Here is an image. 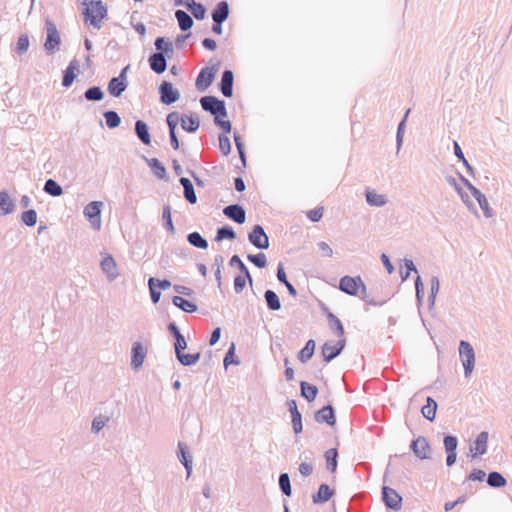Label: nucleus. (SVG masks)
Listing matches in <instances>:
<instances>
[{
    "label": "nucleus",
    "instance_id": "1a4fd4ad",
    "mask_svg": "<svg viewBox=\"0 0 512 512\" xmlns=\"http://www.w3.org/2000/svg\"><path fill=\"white\" fill-rule=\"evenodd\" d=\"M160 101L164 105H171L180 99V92L169 81L164 80L158 87Z\"/></svg>",
    "mask_w": 512,
    "mask_h": 512
},
{
    "label": "nucleus",
    "instance_id": "6e6552de",
    "mask_svg": "<svg viewBox=\"0 0 512 512\" xmlns=\"http://www.w3.org/2000/svg\"><path fill=\"white\" fill-rule=\"evenodd\" d=\"M248 240L255 248L265 250L269 248V237L260 224L253 226L248 234Z\"/></svg>",
    "mask_w": 512,
    "mask_h": 512
},
{
    "label": "nucleus",
    "instance_id": "864d4df0",
    "mask_svg": "<svg viewBox=\"0 0 512 512\" xmlns=\"http://www.w3.org/2000/svg\"><path fill=\"white\" fill-rule=\"evenodd\" d=\"M162 220H163V226L164 228L170 232L171 234H174L175 233V227H174V224H173V221H172V216H171V207L170 205H165L163 207V211H162Z\"/></svg>",
    "mask_w": 512,
    "mask_h": 512
},
{
    "label": "nucleus",
    "instance_id": "4be33fe9",
    "mask_svg": "<svg viewBox=\"0 0 512 512\" xmlns=\"http://www.w3.org/2000/svg\"><path fill=\"white\" fill-rule=\"evenodd\" d=\"M334 494L335 491L331 489L328 484L322 483L319 485L317 492L312 495V501L317 505L324 504L328 502Z\"/></svg>",
    "mask_w": 512,
    "mask_h": 512
},
{
    "label": "nucleus",
    "instance_id": "49530a36",
    "mask_svg": "<svg viewBox=\"0 0 512 512\" xmlns=\"http://www.w3.org/2000/svg\"><path fill=\"white\" fill-rule=\"evenodd\" d=\"M188 243L198 249H207L209 244L206 238H204L199 232L194 231L187 235Z\"/></svg>",
    "mask_w": 512,
    "mask_h": 512
},
{
    "label": "nucleus",
    "instance_id": "a18cd8bd",
    "mask_svg": "<svg viewBox=\"0 0 512 512\" xmlns=\"http://www.w3.org/2000/svg\"><path fill=\"white\" fill-rule=\"evenodd\" d=\"M43 191L53 197H59L63 194L62 186L54 179L49 178L45 181Z\"/></svg>",
    "mask_w": 512,
    "mask_h": 512
},
{
    "label": "nucleus",
    "instance_id": "a211bd4d",
    "mask_svg": "<svg viewBox=\"0 0 512 512\" xmlns=\"http://www.w3.org/2000/svg\"><path fill=\"white\" fill-rule=\"evenodd\" d=\"M167 59L169 58L161 53H151L148 57L150 69L158 75L163 74L167 69Z\"/></svg>",
    "mask_w": 512,
    "mask_h": 512
},
{
    "label": "nucleus",
    "instance_id": "f704fd0d",
    "mask_svg": "<svg viewBox=\"0 0 512 512\" xmlns=\"http://www.w3.org/2000/svg\"><path fill=\"white\" fill-rule=\"evenodd\" d=\"M175 18L178 22L180 30L183 32L189 31L194 24L193 18L182 9L175 11Z\"/></svg>",
    "mask_w": 512,
    "mask_h": 512
},
{
    "label": "nucleus",
    "instance_id": "13d9d810",
    "mask_svg": "<svg viewBox=\"0 0 512 512\" xmlns=\"http://www.w3.org/2000/svg\"><path fill=\"white\" fill-rule=\"evenodd\" d=\"M415 296H416V304L417 308L420 311L423 305L424 298V284L422 282L421 277L418 275L415 279Z\"/></svg>",
    "mask_w": 512,
    "mask_h": 512
},
{
    "label": "nucleus",
    "instance_id": "2eb2a0df",
    "mask_svg": "<svg viewBox=\"0 0 512 512\" xmlns=\"http://www.w3.org/2000/svg\"><path fill=\"white\" fill-rule=\"evenodd\" d=\"M233 86L234 73L230 69H225L222 72L221 79L218 83V88L224 97L230 98L233 96Z\"/></svg>",
    "mask_w": 512,
    "mask_h": 512
},
{
    "label": "nucleus",
    "instance_id": "338daca9",
    "mask_svg": "<svg viewBox=\"0 0 512 512\" xmlns=\"http://www.w3.org/2000/svg\"><path fill=\"white\" fill-rule=\"evenodd\" d=\"M218 141H219V149H220L221 153L224 156H228L232 150V145H231L230 139L224 134H219Z\"/></svg>",
    "mask_w": 512,
    "mask_h": 512
},
{
    "label": "nucleus",
    "instance_id": "cd10ccee",
    "mask_svg": "<svg viewBox=\"0 0 512 512\" xmlns=\"http://www.w3.org/2000/svg\"><path fill=\"white\" fill-rule=\"evenodd\" d=\"M230 15V6L226 0L218 2L211 11L212 20L226 21Z\"/></svg>",
    "mask_w": 512,
    "mask_h": 512
},
{
    "label": "nucleus",
    "instance_id": "0eeeda50",
    "mask_svg": "<svg viewBox=\"0 0 512 512\" xmlns=\"http://www.w3.org/2000/svg\"><path fill=\"white\" fill-rule=\"evenodd\" d=\"M381 499L387 509L393 511H399L402 508L403 498L393 488L389 486H383L381 490Z\"/></svg>",
    "mask_w": 512,
    "mask_h": 512
},
{
    "label": "nucleus",
    "instance_id": "5fc2aeb1",
    "mask_svg": "<svg viewBox=\"0 0 512 512\" xmlns=\"http://www.w3.org/2000/svg\"><path fill=\"white\" fill-rule=\"evenodd\" d=\"M412 272H415L417 273V268L414 264V262L411 260V259H407L405 258L404 259V264L403 266L400 268V277H401V280L404 282L406 281Z\"/></svg>",
    "mask_w": 512,
    "mask_h": 512
},
{
    "label": "nucleus",
    "instance_id": "69168bd1",
    "mask_svg": "<svg viewBox=\"0 0 512 512\" xmlns=\"http://www.w3.org/2000/svg\"><path fill=\"white\" fill-rule=\"evenodd\" d=\"M148 285H152L153 287L159 290H166L172 286V283L167 278L158 279L155 277H150L148 279Z\"/></svg>",
    "mask_w": 512,
    "mask_h": 512
},
{
    "label": "nucleus",
    "instance_id": "39448f33",
    "mask_svg": "<svg viewBox=\"0 0 512 512\" xmlns=\"http://www.w3.org/2000/svg\"><path fill=\"white\" fill-rule=\"evenodd\" d=\"M459 357L464 368L465 377H469L475 366V352L472 345L465 340L459 343Z\"/></svg>",
    "mask_w": 512,
    "mask_h": 512
},
{
    "label": "nucleus",
    "instance_id": "0e129e2a",
    "mask_svg": "<svg viewBox=\"0 0 512 512\" xmlns=\"http://www.w3.org/2000/svg\"><path fill=\"white\" fill-rule=\"evenodd\" d=\"M179 122L181 123V116L177 111L170 112L166 116V123L169 132L176 131Z\"/></svg>",
    "mask_w": 512,
    "mask_h": 512
},
{
    "label": "nucleus",
    "instance_id": "aec40b11",
    "mask_svg": "<svg viewBox=\"0 0 512 512\" xmlns=\"http://www.w3.org/2000/svg\"><path fill=\"white\" fill-rule=\"evenodd\" d=\"M100 266L108 281L112 282L118 277L117 264L112 255L106 254V256L103 257Z\"/></svg>",
    "mask_w": 512,
    "mask_h": 512
},
{
    "label": "nucleus",
    "instance_id": "ea45409f",
    "mask_svg": "<svg viewBox=\"0 0 512 512\" xmlns=\"http://www.w3.org/2000/svg\"><path fill=\"white\" fill-rule=\"evenodd\" d=\"M234 142L239 154V158L241 160V167H236L240 172H243L244 168L247 166V158H246V152H245V145L242 141L241 136L237 131L233 133Z\"/></svg>",
    "mask_w": 512,
    "mask_h": 512
},
{
    "label": "nucleus",
    "instance_id": "6ab92c4d",
    "mask_svg": "<svg viewBox=\"0 0 512 512\" xmlns=\"http://www.w3.org/2000/svg\"><path fill=\"white\" fill-rule=\"evenodd\" d=\"M488 438L489 434L487 431H482L477 435L473 446L470 448L473 458L486 454Z\"/></svg>",
    "mask_w": 512,
    "mask_h": 512
},
{
    "label": "nucleus",
    "instance_id": "9b49d317",
    "mask_svg": "<svg viewBox=\"0 0 512 512\" xmlns=\"http://www.w3.org/2000/svg\"><path fill=\"white\" fill-rule=\"evenodd\" d=\"M346 346V339L341 338L337 343L331 344L330 342H325L321 346V356L324 362L329 363L338 357Z\"/></svg>",
    "mask_w": 512,
    "mask_h": 512
},
{
    "label": "nucleus",
    "instance_id": "f03ea898",
    "mask_svg": "<svg viewBox=\"0 0 512 512\" xmlns=\"http://www.w3.org/2000/svg\"><path fill=\"white\" fill-rule=\"evenodd\" d=\"M82 10L84 22L99 30L102 21L108 17V8L102 0H84Z\"/></svg>",
    "mask_w": 512,
    "mask_h": 512
},
{
    "label": "nucleus",
    "instance_id": "a19ab883",
    "mask_svg": "<svg viewBox=\"0 0 512 512\" xmlns=\"http://www.w3.org/2000/svg\"><path fill=\"white\" fill-rule=\"evenodd\" d=\"M487 485L491 488H503L507 485V479L498 471H491L486 478Z\"/></svg>",
    "mask_w": 512,
    "mask_h": 512
},
{
    "label": "nucleus",
    "instance_id": "58836bf2",
    "mask_svg": "<svg viewBox=\"0 0 512 512\" xmlns=\"http://www.w3.org/2000/svg\"><path fill=\"white\" fill-rule=\"evenodd\" d=\"M264 300L268 310L278 311L281 309V301L277 293L271 289L264 292Z\"/></svg>",
    "mask_w": 512,
    "mask_h": 512
},
{
    "label": "nucleus",
    "instance_id": "7ed1b4c3",
    "mask_svg": "<svg viewBox=\"0 0 512 512\" xmlns=\"http://www.w3.org/2000/svg\"><path fill=\"white\" fill-rule=\"evenodd\" d=\"M46 38L44 50L48 55H54L60 48L61 36L56 24L50 18L45 19Z\"/></svg>",
    "mask_w": 512,
    "mask_h": 512
},
{
    "label": "nucleus",
    "instance_id": "ddd939ff",
    "mask_svg": "<svg viewBox=\"0 0 512 512\" xmlns=\"http://www.w3.org/2000/svg\"><path fill=\"white\" fill-rule=\"evenodd\" d=\"M314 420L319 424H327L333 427L336 424L335 410L332 404L324 405L314 413Z\"/></svg>",
    "mask_w": 512,
    "mask_h": 512
},
{
    "label": "nucleus",
    "instance_id": "f8f14e48",
    "mask_svg": "<svg viewBox=\"0 0 512 512\" xmlns=\"http://www.w3.org/2000/svg\"><path fill=\"white\" fill-rule=\"evenodd\" d=\"M101 207L102 202L100 201H91L88 203L83 211L84 216L90 222L91 226L100 230L101 228Z\"/></svg>",
    "mask_w": 512,
    "mask_h": 512
},
{
    "label": "nucleus",
    "instance_id": "de8ad7c7",
    "mask_svg": "<svg viewBox=\"0 0 512 512\" xmlns=\"http://www.w3.org/2000/svg\"><path fill=\"white\" fill-rule=\"evenodd\" d=\"M105 97V92L100 86H90L84 92V98L90 102L102 101Z\"/></svg>",
    "mask_w": 512,
    "mask_h": 512
},
{
    "label": "nucleus",
    "instance_id": "e2e57ef3",
    "mask_svg": "<svg viewBox=\"0 0 512 512\" xmlns=\"http://www.w3.org/2000/svg\"><path fill=\"white\" fill-rule=\"evenodd\" d=\"M445 452H457L458 438L452 434H445L443 438Z\"/></svg>",
    "mask_w": 512,
    "mask_h": 512
},
{
    "label": "nucleus",
    "instance_id": "c85d7f7f",
    "mask_svg": "<svg viewBox=\"0 0 512 512\" xmlns=\"http://www.w3.org/2000/svg\"><path fill=\"white\" fill-rule=\"evenodd\" d=\"M172 303L174 306L185 313L192 314L198 310V306L195 302L188 300L180 295L173 296Z\"/></svg>",
    "mask_w": 512,
    "mask_h": 512
},
{
    "label": "nucleus",
    "instance_id": "8fccbe9b",
    "mask_svg": "<svg viewBox=\"0 0 512 512\" xmlns=\"http://www.w3.org/2000/svg\"><path fill=\"white\" fill-rule=\"evenodd\" d=\"M236 238V232L230 225H223L216 231L215 241L220 242L222 240H234Z\"/></svg>",
    "mask_w": 512,
    "mask_h": 512
},
{
    "label": "nucleus",
    "instance_id": "bf43d9fd",
    "mask_svg": "<svg viewBox=\"0 0 512 512\" xmlns=\"http://www.w3.org/2000/svg\"><path fill=\"white\" fill-rule=\"evenodd\" d=\"M224 264V257L220 254L216 255L214 257L213 267L215 268V279L217 281V286L219 289H221L222 286V276H221V269Z\"/></svg>",
    "mask_w": 512,
    "mask_h": 512
},
{
    "label": "nucleus",
    "instance_id": "412c9836",
    "mask_svg": "<svg viewBox=\"0 0 512 512\" xmlns=\"http://www.w3.org/2000/svg\"><path fill=\"white\" fill-rule=\"evenodd\" d=\"M143 159L149 166V168L152 170L155 177H157L160 180L167 181L168 174L165 165L157 158H147L143 156Z\"/></svg>",
    "mask_w": 512,
    "mask_h": 512
},
{
    "label": "nucleus",
    "instance_id": "5701e85b",
    "mask_svg": "<svg viewBox=\"0 0 512 512\" xmlns=\"http://www.w3.org/2000/svg\"><path fill=\"white\" fill-rule=\"evenodd\" d=\"M154 46L156 49L155 53H161L168 58H172L174 55V47L173 43L164 36H159L154 41Z\"/></svg>",
    "mask_w": 512,
    "mask_h": 512
},
{
    "label": "nucleus",
    "instance_id": "b1692460",
    "mask_svg": "<svg viewBox=\"0 0 512 512\" xmlns=\"http://www.w3.org/2000/svg\"><path fill=\"white\" fill-rule=\"evenodd\" d=\"M134 131L137 138L142 144L146 146L151 145V134L149 131V126L145 121L137 120L135 122Z\"/></svg>",
    "mask_w": 512,
    "mask_h": 512
},
{
    "label": "nucleus",
    "instance_id": "c03bdc74",
    "mask_svg": "<svg viewBox=\"0 0 512 512\" xmlns=\"http://www.w3.org/2000/svg\"><path fill=\"white\" fill-rule=\"evenodd\" d=\"M326 460V468L331 473L336 472L338 466V450L336 448H330L324 453Z\"/></svg>",
    "mask_w": 512,
    "mask_h": 512
},
{
    "label": "nucleus",
    "instance_id": "37998d69",
    "mask_svg": "<svg viewBox=\"0 0 512 512\" xmlns=\"http://www.w3.org/2000/svg\"><path fill=\"white\" fill-rule=\"evenodd\" d=\"M201 358V353L200 352H197V353H184L181 352L179 353L178 355H176V359L178 360V362L182 365V366H185V367H190V366H193L195 365Z\"/></svg>",
    "mask_w": 512,
    "mask_h": 512
},
{
    "label": "nucleus",
    "instance_id": "2f4dec72",
    "mask_svg": "<svg viewBox=\"0 0 512 512\" xmlns=\"http://www.w3.org/2000/svg\"><path fill=\"white\" fill-rule=\"evenodd\" d=\"M276 277L281 284L285 285V287L288 290V293L292 297L297 296L298 292H297L296 288L292 285V283L288 280L285 269H284V265L282 262H279L277 265Z\"/></svg>",
    "mask_w": 512,
    "mask_h": 512
},
{
    "label": "nucleus",
    "instance_id": "c9c22d12",
    "mask_svg": "<svg viewBox=\"0 0 512 512\" xmlns=\"http://www.w3.org/2000/svg\"><path fill=\"white\" fill-rule=\"evenodd\" d=\"M437 408L438 404L436 400L433 397L428 396L426 398V405L422 407L421 413L425 419H427L430 422H433L436 417Z\"/></svg>",
    "mask_w": 512,
    "mask_h": 512
},
{
    "label": "nucleus",
    "instance_id": "20e7f679",
    "mask_svg": "<svg viewBox=\"0 0 512 512\" xmlns=\"http://www.w3.org/2000/svg\"><path fill=\"white\" fill-rule=\"evenodd\" d=\"M200 104L204 111L214 116V119L227 116L226 103L213 95H207L200 98Z\"/></svg>",
    "mask_w": 512,
    "mask_h": 512
},
{
    "label": "nucleus",
    "instance_id": "603ef678",
    "mask_svg": "<svg viewBox=\"0 0 512 512\" xmlns=\"http://www.w3.org/2000/svg\"><path fill=\"white\" fill-rule=\"evenodd\" d=\"M278 483L282 494L287 497H290L292 495V487L288 473H281L279 475Z\"/></svg>",
    "mask_w": 512,
    "mask_h": 512
},
{
    "label": "nucleus",
    "instance_id": "dca6fc26",
    "mask_svg": "<svg viewBox=\"0 0 512 512\" xmlns=\"http://www.w3.org/2000/svg\"><path fill=\"white\" fill-rule=\"evenodd\" d=\"M177 447V457L186 470L187 478H189L192 474L193 467L192 455L190 453L188 446L184 442H178Z\"/></svg>",
    "mask_w": 512,
    "mask_h": 512
},
{
    "label": "nucleus",
    "instance_id": "f257e3e1",
    "mask_svg": "<svg viewBox=\"0 0 512 512\" xmlns=\"http://www.w3.org/2000/svg\"><path fill=\"white\" fill-rule=\"evenodd\" d=\"M339 290L350 296H358L361 293V298L372 306H382L386 300H376L367 295V288L360 276L345 275L339 280Z\"/></svg>",
    "mask_w": 512,
    "mask_h": 512
},
{
    "label": "nucleus",
    "instance_id": "a878e982",
    "mask_svg": "<svg viewBox=\"0 0 512 512\" xmlns=\"http://www.w3.org/2000/svg\"><path fill=\"white\" fill-rule=\"evenodd\" d=\"M128 87V81H123L122 78L112 77L107 85L108 93L115 98L120 97Z\"/></svg>",
    "mask_w": 512,
    "mask_h": 512
},
{
    "label": "nucleus",
    "instance_id": "09e8293b",
    "mask_svg": "<svg viewBox=\"0 0 512 512\" xmlns=\"http://www.w3.org/2000/svg\"><path fill=\"white\" fill-rule=\"evenodd\" d=\"M410 111H411L410 109L406 110L403 118L401 119V121L398 123V126H397V131H396V149H397V153L400 151V149L402 147V144H403V138H404L406 122H407V118H408V115H409Z\"/></svg>",
    "mask_w": 512,
    "mask_h": 512
},
{
    "label": "nucleus",
    "instance_id": "4d7b16f0",
    "mask_svg": "<svg viewBox=\"0 0 512 512\" xmlns=\"http://www.w3.org/2000/svg\"><path fill=\"white\" fill-rule=\"evenodd\" d=\"M21 222L28 226L33 227L37 223V212L35 209H27L21 214Z\"/></svg>",
    "mask_w": 512,
    "mask_h": 512
},
{
    "label": "nucleus",
    "instance_id": "bb28decb",
    "mask_svg": "<svg viewBox=\"0 0 512 512\" xmlns=\"http://www.w3.org/2000/svg\"><path fill=\"white\" fill-rule=\"evenodd\" d=\"M200 127V119L197 114L181 116V128L188 133H195Z\"/></svg>",
    "mask_w": 512,
    "mask_h": 512
},
{
    "label": "nucleus",
    "instance_id": "3c124183",
    "mask_svg": "<svg viewBox=\"0 0 512 512\" xmlns=\"http://www.w3.org/2000/svg\"><path fill=\"white\" fill-rule=\"evenodd\" d=\"M105 123L109 129H115L121 124V117L114 110H107L103 112Z\"/></svg>",
    "mask_w": 512,
    "mask_h": 512
},
{
    "label": "nucleus",
    "instance_id": "9d476101",
    "mask_svg": "<svg viewBox=\"0 0 512 512\" xmlns=\"http://www.w3.org/2000/svg\"><path fill=\"white\" fill-rule=\"evenodd\" d=\"M410 450L420 460L431 458V445L428 439L424 436H418L410 443Z\"/></svg>",
    "mask_w": 512,
    "mask_h": 512
},
{
    "label": "nucleus",
    "instance_id": "774afa93",
    "mask_svg": "<svg viewBox=\"0 0 512 512\" xmlns=\"http://www.w3.org/2000/svg\"><path fill=\"white\" fill-rule=\"evenodd\" d=\"M247 276L244 274L236 275L233 280L234 291L236 294H240L246 287Z\"/></svg>",
    "mask_w": 512,
    "mask_h": 512
},
{
    "label": "nucleus",
    "instance_id": "4468645a",
    "mask_svg": "<svg viewBox=\"0 0 512 512\" xmlns=\"http://www.w3.org/2000/svg\"><path fill=\"white\" fill-rule=\"evenodd\" d=\"M146 358V349L141 342H134L131 347V368L138 371Z\"/></svg>",
    "mask_w": 512,
    "mask_h": 512
},
{
    "label": "nucleus",
    "instance_id": "7c9ffc66",
    "mask_svg": "<svg viewBox=\"0 0 512 512\" xmlns=\"http://www.w3.org/2000/svg\"><path fill=\"white\" fill-rule=\"evenodd\" d=\"M299 385L301 397L309 403L313 402L318 395V387L308 383L307 381H300Z\"/></svg>",
    "mask_w": 512,
    "mask_h": 512
},
{
    "label": "nucleus",
    "instance_id": "052dcab7",
    "mask_svg": "<svg viewBox=\"0 0 512 512\" xmlns=\"http://www.w3.org/2000/svg\"><path fill=\"white\" fill-rule=\"evenodd\" d=\"M247 260L253 263L259 269H263L267 266V257L263 252H259L257 254H248Z\"/></svg>",
    "mask_w": 512,
    "mask_h": 512
},
{
    "label": "nucleus",
    "instance_id": "4c0bfd02",
    "mask_svg": "<svg viewBox=\"0 0 512 512\" xmlns=\"http://www.w3.org/2000/svg\"><path fill=\"white\" fill-rule=\"evenodd\" d=\"M325 311L330 328L336 333L338 337L344 338L343 336L345 334V330L341 320L327 308H325Z\"/></svg>",
    "mask_w": 512,
    "mask_h": 512
},
{
    "label": "nucleus",
    "instance_id": "72a5a7b5",
    "mask_svg": "<svg viewBox=\"0 0 512 512\" xmlns=\"http://www.w3.org/2000/svg\"><path fill=\"white\" fill-rule=\"evenodd\" d=\"M15 202L11 199L9 193L6 190L0 191V214L8 215L14 212Z\"/></svg>",
    "mask_w": 512,
    "mask_h": 512
},
{
    "label": "nucleus",
    "instance_id": "e433bc0d",
    "mask_svg": "<svg viewBox=\"0 0 512 512\" xmlns=\"http://www.w3.org/2000/svg\"><path fill=\"white\" fill-rule=\"evenodd\" d=\"M316 343L313 339H309L304 347L300 349L297 358L301 363H307L314 355Z\"/></svg>",
    "mask_w": 512,
    "mask_h": 512
},
{
    "label": "nucleus",
    "instance_id": "79ce46f5",
    "mask_svg": "<svg viewBox=\"0 0 512 512\" xmlns=\"http://www.w3.org/2000/svg\"><path fill=\"white\" fill-rule=\"evenodd\" d=\"M229 265L231 267H237L241 274H244L245 276H247L248 282L252 286L253 278L250 274V271H249L248 267L245 265V263L242 261V259L237 254H234L230 258Z\"/></svg>",
    "mask_w": 512,
    "mask_h": 512
},
{
    "label": "nucleus",
    "instance_id": "423d86ee",
    "mask_svg": "<svg viewBox=\"0 0 512 512\" xmlns=\"http://www.w3.org/2000/svg\"><path fill=\"white\" fill-rule=\"evenodd\" d=\"M220 62L217 61L211 67L205 66L201 68L197 75L195 86L198 91L203 92L207 90L213 83L215 76L219 70Z\"/></svg>",
    "mask_w": 512,
    "mask_h": 512
},
{
    "label": "nucleus",
    "instance_id": "6e6d98bb",
    "mask_svg": "<svg viewBox=\"0 0 512 512\" xmlns=\"http://www.w3.org/2000/svg\"><path fill=\"white\" fill-rule=\"evenodd\" d=\"M240 361L238 357L235 354V344L231 343L230 347L228 348L224 359H223V365L225 368H227L230 365H239Z\"/></svg>",
    "mask_w": 512,
    "mask_h": 512
},
{
    "label": "nucleus",
    "instance_id": "393cba45",
    "mask_svg": "<svg viewBox=\"0 0 512 512\" xmlns=\"http://www.w3.org/2000/svg\"><path fill=\"white\" fill-rule=\"evenodd\" d=\"M79 63L76 59L70 61L66 69L63 71L62 86L69 88L77 77L76 71H78Z\"/></svg>",
    "mask_w": 512,
    "mask_h": 512
},
{
    "label": "nucleus",
    "instance_id": "680f3d73",
    "mask_svg": "<svg viewBox=\"0 0 512 512\" xmlns=\"http://www.w3.org/2000/svg\"><path fill=\"white\" fill-rule=\"evenodd\" d=\"M29 37L27 34H22L18 37L17 39V43H16V47H15V52L22 56L24 55L28 49H29Z\"/></svg>",
    "mask_w": 512,
    "mask_h": 512
},
{
    "label": "nucleus",
    "instance_id": "473e14b6",
    "mask_svg": "<svg viewBox=\"0 0 512 512\" xmlns=\"http://www.w3.org/2000/svg\"><path fill=\"white\" fill-rule=\"evenodd\" d=\"M366 202L371 207H383L388 200L385 195L377 194L374 190L367 188L365 191Z\"/></svg>",
    "mask_w": 512,
    "mask_h": 512
},
{
    "label": "nucleus",
    "instance_id": "f3484780",
    "mask_svg": "<svg viewBox=\"0 0 512 512\" xmlns=\"http://www.w3.org/2000/svg\"><path fill=\"white\" fill-rule=\"evenodd\" d=\"M223 214L237 224H243L246 221V211L240 204H230L224 207Z\"/></svg>",
    "mask_w": 512,
    "mask_h": 512
},
{
    "label": "nucleus",
    "instance_id": "c756f323",
    "mask_svg": "<svg viewBox=\"0 0 512 512\" xmlns=\"http://www.w3.org/2000/svg\"><path fill=\"white\" fill-rule=\"evenodd\" d=\"M472 196L478 202L483 214L487 218H491L494 215L493 209L490 207L486 196L476 187L471 192Z\"/></svg>",
    "mask_w": 512,
    "mask_h": 512
}]
</instances>
